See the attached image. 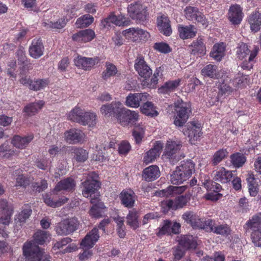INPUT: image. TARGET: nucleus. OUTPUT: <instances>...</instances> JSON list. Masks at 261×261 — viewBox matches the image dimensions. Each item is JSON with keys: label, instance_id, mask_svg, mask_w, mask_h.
<instances>
[{"label": "nucleus", "instance_id": "1", "mask_svg": "<svg viewBox=\"0 0 261 261\" xmlns=\"http://www.w3.org/2000/svg\"><path fill=\"white\" fill-rule=\"evenodd\" d=\"M23 256L28 261H51L50 256H43L40 248L32 242H26L22 247Z\"/></svg>", "mask_w": 261, "mask_h": 261}, {"label": "nucleus", "instance_id": "2", "mask_svg": "<svg viewBox=\"0 0 261 261\" xmlns=\"http://www.w3.org/2000/svg\"><path fill=\"white\" fill-rule=\"evenodd\" d=\"M176 112L174 124L176 126L182 127L187 122L191 113V106L189 103L178 100L175 103Z\"/></svg>", "mask_w": 261, "mask_h": 261}, {"label": "nucleus", "instance_id": "3", "mask_svg": "<svg viewBox=\"0 0 261 261\" xmlns=\"http://www.w3.org/2000/svg\"><path fill=\"white\" fill-rule=\"evenodd\" d=\"M129 16L139 23L145 21L149 15L147 7L139 1L129 4L127 7Z\"/></svg>", "mask_w": 261, "mask_h": 261}, {"label": "nucleus", "instance_id": "4", "mask_svg": "<svg viewBox=\"0 0 261 261\" xmlns=\"http://www.w3.org/2000/svg\"><path fill=\"white\" fill-rule=\"evenodd\" d=\"M79 225V222L76 218L66 219L56 224L55 230L59 236H66L75 231Z\"/></svg>", "mask_w": 261, "mask_h": 261}, {"label": "nucleus", "instance_id": "5", "mask_svg": "<svg viewBox=\"0 0 261 261\" xmlns=\"http://www.w3.org/2000/svg\"><path fill=\"white\" fill-rule=\"evenodd\" d=\"M182 146L180 141H167L163 156L173 164L181 159L179 151Z\"/></svg>", "mask_w": 261, "mask_h": 261}, {"label": "nucleus", "instance_id": "6", "mask_svg": "<svg viewBox=\"0 0 261 261\" xmlns=\"http://www.w3.org/2000/svg\"><path fill=\"white\" fill-rule=\"evenodd\" d=\"M138 113L121 107L116 118L123 126H133L138 119Z\"/></svg>", "mask_w": 261, "mask_h": 261}, {"label": "nucleus", "instance_id": "7", "mask_svg": "<svg viewBox=\"0 0 261 261\" xmlns=\"http://www.w3.org/2000/svg\"><path fill=\"white\" fill-rule=\"evenodd\" d=\"M182 132L185 136L189 138L191 144L199 139L202 134L200 124L194 121L187 123L183 128Z\"/></svg>", "mask_w": 261, "mask_h": 261}, {"label": "nucleus", "instance_id": "8", "mask_svg": "<svg viewBox=\"0 0 261 261\" xmlns=\"http://www.w3.org/2000/svg\"><path fill=\"white\" fill-rule=\"evenodd\" d=\"M122 34L126 39L133 42L145 41L149 36V33L146 31L138 28H129L123 31Z\"/></svg>", "mask_w": 261, "mask_h": 261}, {"label": "nucleus", "instance_id": "9", "mask_svg": "<svg viewBox=\"0 0 261 261\" xmlns=\"http://www.w3.org/2000/svg\"><path fill=\"white\" fill-rule=\"evenodd\" d=\"M227 17L231 24L234 25L240 24L244 17L243 8L240 5L237 4L231 5L228 10Z\"/></svg>", "mask_w": 261, "mask_h": 261}, {"label": "nucleus", "instance_id": "10", "mask_svg": "<svg viewBox=\"0 0 261 261\" xmlns=\"http://www.w3.org/2000/svg\"><path fill=\"white\" fill-rule=\"evenodd\" d=\"M180 224L177 222H172L168 220H164L161 227L158 228L156 234L158 237L164 235H171L172 234H178L180 232Z\"/></svg>", "mask_w": 261, "mask_h": 261}, {"label": "nucleus", "instance_id": "11", "mask_svg": "<svg viewBox=\"0 0 261 261\" xmlns=\"http://www.w3.org/2000/svg\"><path fill=\"white\" fill-rule=\"evenodd\" d=\"M130 20L124 15H116L111 13L107 18L101 21V25L104 28L110 27L111 23L118 26H126L129 24Z\"/></svg>", "mask_w": 261, "mask_h": 261}, {"label": "nucleus", "instance_id": "12", "mask_svg": "<svg viewBox=\"0 0 261 261\" xmlns=\"http://www.w3.org/2000/svg\"><path fill=\"white\" fill-rule=\"evenodd\" d=\"M13 210L6 199H0V224L8 225L11 220Z\"/></svg>", "mask_w": 261, "mask_h": 261}, {"label": "nucleus", "instance_id": "13", "mask_svg": "<svg viewBox=\"0 0 261 261\" xmlns=\"http://www.w3.org/2000/svg\"><path fill=\"white\" fill-rule=\"evenodd\" d=\"M134 67L138 74L144 79L148 78L152 74V70L143 56H139L137 57L135 61Z\"/></svg>", "mask_w": 261, "mask_h": 261}, {"label": "nucleus", "instance_id": "14", "mask_svg": "<svg viewBox=\"0 0 261 261\" xmlns=\"http://www.w3.org/2000/svg\"><path fill=\"white\" fill-rule=\"evenodd\" d=\"M201 74L204 77H210L213 79H223L226 75L224 74V70H219L216 65L211 64L206 65L201 70ZM224 81V79H223Z\"/></svg>", "mask_w": 261, "mask_h": 261}, {"label": "nucleus", "instance_id": "15", "mask_svg": "<svg viewBox=\"0 0 261 261\" xmlns=\"http://www.w3.org/2000/svg\"><path fill=\"white\" fill-rule=\"evenodd\" d=\"M235 172V171L228 170L224 167H221L213 171V179L223 184L229 183Z\"/></svg>", "mask_w": 261, "mask_h": 261}, {"label": "nucleus", "instance_id": "16", "mask_svg": "<svg viewBox=\"0 0 261 261\" xmlns=\"http://www.w3.org/2000/svg\"><path fill=\"white\" fill-rule=\"evenodd\" d=\"M99 61L98 57L87 58L81 56H78L74 59V65L85 70H90Z\"/></svg>", "mask_w": 261, "mask_h": 261}, {"label": "nucleus", "instance_id": "17", "mask_svg": "<svg viewBox=\"0 0 261 261\" xmlns=\"http://www.w3.org/2000/svg\"><path fill=\"white\" fill-rule=\"evenodd\" d=\"M185 13L186 18L190 21H197L203 25L206 23L205 16L196 7H187L185 9Z\"/></svg>", "mask_w": 261, "mask_h": 261}, {"label": "nucleus", "instance_id": "18", "mask_svg": "<svg viewBox=\"0 0 261 261\" xmlns=\"http://www.w3.org/2000/svg\"><path fill=\"white\" fill-rule=\"evenodd\" d=\"M83 190L82 191V194L85 197H94V195H99L97 193V189L99 187L98 182L94 179H88L83 182Z\"/></svg>", "mask_w": 261, "mask_h": 261}, {"label": "nucleus", "instance_id": "19", "mask_svg": "<svg viewBox=\"0 0 261 261\" xmlns=\"http://www.w3.org/2000/svg\"><path fill=\"white\" fill-rule=\"evenodd\" d=\"M163 147V144L161 141H156L152 148L147 151L143 158V162L146 164L154 161L159 157Z\"/></svg>", "mask_w": 261, "mask_h": 261}, {"label": "nucleus", "instance_id": "20", "mask_svg": "<svg viewBox=\"0 0 261 261\" xmlns=\"http://www.w3.org/2000/svg\"><path fill=\"white\" fill-rule=\"evenodd\" d=\"M98 228H94L90 230L81 242V246L84 248L90 249L92 248L99 238Z\"/></svg>", "mask_w": 261, "mask_h": 261}, {"label": "nucleus", "instance_id": "21", "mask_svg": "<svg viewBox=\"0 0 261 261\" xmlns=\"http://www.w3.org/2000/svg\"><path fill=\"white\" fill-rule=\"evenodd\" d=\"M149 94L147 93H130L126 98V105L132 108H138L141 102H145Z\"/></svg>", "mask_w": 261, "mask_h": 261}, {"label": "nucleus", "instance_id": "22", "mask_svg": "<svg viewBox=\"0 0 261 261\" xmlns=\"http://www.w3.org/2000/svg\"><path fill=\"white\" fill-rule=\"evenodd\" d=\"M84 138L83 132L76 128H71L64 133V139L68 144H74L83 141Z\"/></svg>", "mask_w": 261, "mask_h": 261}, {"label": "nucleus", "instance_id": "23", "mask_svg": "<svg viewBox=\"0 0 261 261\" xmlns=\"http://www.w3.org/2000/svg\"><path fill=\"white\" fill-rule=\"evenodd\" d=\"M99 195H94L92 198L90 202L93 204L91 207L89 213L90 216L94 218H99L102 217V211L106 207L102 202L100 201L99 199Z\"/></svg>", "mask_w": 261, "mask_h": 261}, {"label": "nucleus", "instance_id": "24", "mask_svg": "<svg viewBox=\"0 0 261 261\" xmlns=\"http://www.w3.org/2000/svg\"><path fill=\"white\" fill-rule=\"evenodd\" d=\"M157 27L159 31L166 36H169L172 34L171 22L167 16L162 15L157 17Z\"/></svg>", "mask_w": 261, "mask_h": 261}, {"label": "nucleus", "instance_id": "25", "mask_svg": "<svg viewBox=\"0 0 261 261\" xmlns=\"http://www.w3.org/2000/svg\"><path fill=\"white\" fill-rule=\"evenodd\" d=\"M246 232L261 229V212H258L250 217L244 225Z\"/></svg>", "mask_w": 261, "mask_h": 261}, {"label": "nucleus", "instance_id": "26", "mask_svg": "<svg viewBox=\"0 0 261 261\" xmlns=\"http://www.w3.org/2000/svg\"><path fill=\"white\" fill-rule=\"evenodd\" d=\"M76 182L72 177H67L57 183L53 192L55 193L61 191H72L74 190Z\"/></svg>", "mask_w": 261, "mask_h": 261}, {"label": "nucleus", "instance_id": "27", "mask_svg": "<svg viewBox=\"0 0 261 261\" xmlns=\"http://www.w3.org/2000/svg\"><path fill=\"white\" fill-rule=\"evenodd\" d=\"M44 47L40 38L34 39L30 46L29 51L31 57L38 59L43 55Z\"/></svg>", "mask_w": 261, "mask_h": 261}, {"label": "nucleus", "instance_id": "28", "mask_svg": "<svg viewBox=\"0 0 261 261\" xmlns=\"http://www.w3.org/2000/svg\"><path fill=\"white\" fill-rule=\"evenodd\" d=\"M177 31L179 37L182 40L193 38L197 33L196 28L192 24L188 25L178 24Z\"/></svg>", "mask_w": 261, "mask_h": 261}, {"label": "nucleus", "instance_id": "29", "mask_svg": "<svg viewBox=\"0 0 261 261\" xmlns=\"http://www.w3.org/2000/svg\"><path fill=\"white\" fill-rule=\"evenodd\" d=\"M120 199L121 204L128 208H132L135 202V193L130 190H123L120 194Z\"/></svg>", "mask_w": 261, "mask_h": 261}, {"label": "nucleus", "instance_id": "30", "mask_svg": "<svg viewBox=\"0 0 261 261\" xmlns=\"http://www.w3.org/2000/svg\"><path fill=\"white\" fill-rule=\"evenodd\" d=\"M122 106L120 102H112L110 104L102 105L100 108V112L105 116L116 118Z\"/></svg>", "mask_w": 261, "mask_h": 261}, {"label": "nucleus", "instance_id": "31", "mask_svg": "<svg viewBox=\"0 0 261 261\" xmlns=\"http://www.w3.org/2000/svg\"><path fill=\"white\" fill-rule=\"evenodd\" d=\"M191 55L202 56L206 54V46L202 38H197L194 40L189 46Z\"/></svg>", "mask_w": 261, "mask_h": 261}, {"label": "nucleus", "instance_id": "32", "mask_svg": "<svg viewBox=\"0 0 261 261\" xmlns=\"http://www.w3.org/2000/svg\"><path fill=\"white\" fill-rule=\"evenodd\" d=\"M160 176L159 168L156 165H151L145 168L142 172V177L147 181H152Z\"/></svg>", "mask_w": 261, "mask_h": 261}, {"label": "nucleus", "instance_id": "33", "mask_svg": "<svg viewBox=\"0 0 261 261\" xmlns=\"http://www.w3.org/2000/svg\"><path fill=\"white\" fill-rule=\"evenodd\" d=\"M53 195L46 194L44 198V202L47 205L52 207H57L66 203L69 199L65 197H62L58 199H57V193Z\"/></svg>", "mask_w": 261, "mask_h": 261}, {"label": "nucleus", "instance_id": "34", "mask_svg": "<svg viewBox=\"0 0 261 261\" xmlns=\"http://www.w3.org/2000/svg\"><path fill=\"white\" fill-rule=\"evenodd\" d=\"M226 46L223 42L217 43L214 45L210 56L214 60L220 62L225 55Z\"/></svg>", "mask_w": 261, "mask_h": 261}, {"label": "nucleus", "instance_id": "35", "mask_svg": "<svg viewBox=\"0 0 261 261\" xmlns=\"http://www.w3.org/2000/svg\"><path fill=\"white\" fill-rule=\"evenodd\" d=\"M178 241L179 245L185 250L195 249L197 245L196 239L192 235L181 236Z\"/></svg>", "mask_w": 261, "mask_h": 261}, {"label": "nucleus", "instance_id": "36", "mask_svg": "<svg viewBox=\"0 0 261 261\" xmlns=\"http://www.w3.org/2000/svg\"><path fill=\"white\" fill-rule=\"evenodd\" d=\"M182 218L193 228H200L202 226V219L192 212H187L182 215Z\"/></svg>", "mask_w": 261, "mask_h": 261}, {"label": "nucleus", "instance_id": "37", "mask_svg": "<svg viewBox=\"0 0 261 261\" xmlns=\"http://www.w3.org/2000/svg\"><path fill=\"white\" fill-rule=\"evenodd\" d=\"M248 23L250 25L251 31L256 32L260 29L261 13L258 11L252 12L248 17Z\"/></svg>", "mask_w": 261, "mask_h": 261}, {"label": "nucleus", "instance_id": "38", "mask_svg": "<svg viewBox=\"0 0 261 261\" xmlns=\"http://www.w3.org/2000/svg\"><path fill=\"white\" fill-rule=\"evenodd\" d=\"M33 135L22 137L18 135H15L12 140V143L15 147L19 149L25 148L29 143L33 139Z\"/></svg>", "mask_w": 261, "mask_h": 261}, {"label": "nucleus", "instance_id": "39", "mask_svg": "<svg viewBox=\"0 0 261 261\" xmlns=\"http://www.w3.org/2000/svg\"><path fill=\"white\" fill-rule=\"evenodd\" d=\"M120 73H118V71L116 66L113 63L106 62L105 64V69L102 71L101 77L105 80L107 81L111 77L115 76H119Z\"/></svg>", "mask_w": 261, "mask_h": 261}, {"label": "nucleus", "instance_id": "40", "mask_svg": "<svg viewBox=\"0 0 261 261\" xmlns=\"http://www.w3.org/2000/svg\"><path fill=\"white\" fill-rule=\"evenodd\" d=\"M50 233L46 231L42 230H38L33 235V241L32 242L34 244L38 246V245H43L49 241L50 238Z\"/></svg>", "mask_w": 261, "mask_h": 261}, {"label": "nucleus", "instance_id": "41", "mask_svg": "<svg viewBox=\"0 0 261 261\" xmlns=\"http://www.w3.org/2000/svg\"><path fill=\"white\" fill-rule=\"evenodd\" d=\"M200 180L202 185L207 190H212L217 193L222 190V186L219 184L212 181L206 175H200Z\"/></svg>", "mask_w": 261, "mask_h": 261}, {"label": "nucleus", "instance_id": "42", "mask_svg": "<svg viewBox=\"0 0 261 261\" xmlns=\"http://www.w3.org/2000/svg\"><path fill=\"white\" fill-rule=\"evenodd\" d=\"M44 105L43 100H39L29 103L24 107L23 112L28 116L35 115Z\"/></svg>", "mask_w": 261, "mask_h": 261}, {"label": "nucleus", "instance_id": "43", "mask_svg": "<svg viewBox=\"0 0 261 261\" xmlns=\"http://www.w3.org/2000/svg\"><path fill=\"white\" fill-rule=\"evenodd\" d=\"M181 80L179 79L174 81H169L164 83V84L159 88L158 91L160 93L167 94L174 91L179 85Z\"/></svg>", "mask_w": 261, "mask_h": 261}, {"label": "nucleus", "instance_id": "44", "mask_svg": "<svg viewBox=\"0 0 261 261\" xmlns=\"http://www.w3.org/2000/svg\"><path fill=\"white\" fill-rule=\"evenodd\" d=\"M259 51V48L257 46H254L251 50L248 60H245L240 65V66L244 70H250L253 68L254 63V58L257 56Z\"/></svg>", "mask_w": 261, "mask_h": 261}, {"label": "nucleus", "instance_id": "45", "mask_svg": "<svg viewBox=\"0 0 261 261\" xmlns=\"http://www.w3.org/2000/svg\"><path fill=\"white\" fill-rule=\"evenodd\" d=\"M250 78L248 75L239 72L233 80V85L236 88H242L249 85Z\"/></svg>", "mask_w": 261, "mask_h": 261}, {"label": "nucleus", "instance_id": "46", "mask_svg": "<svg viewBox=\"0 0 261 261\" xmlns=\"http://www.w3.org/2000/svg\"><path fill=\"white\" fill-rule=\"evenodd\" d=\"M186 177L189 178L195 170V164L191 160L183 161L180 166L177 167Z\"/></svg>", "mask_w": 261, "mask_h": 261}, {"label": "nucleus", "instance_id": "47", "mask_svg": "<svg viewBox=\"0 0 261 261\" xmlns=\"http://www.w3.org/2000/svg\"><path fill=\"white\" fill-rule=\"evenodd\" d=\"M67 22L65 18H61L55 22L49 20L44 21L42 22V25L46 30L61 29L65 27Z\"/></svg>", "mask_w": 261, "mask_h": 261}, {"label": "nucleus", "instance_id": "48", "mask_svg": "<svg viewBox=\"0 0 261 261\" xmlns=\"http://www.w3.org/2000/svg\"><path fill=\"white\" fill-rule=\"evenodd\" d=\"M251 50L249 49L246 43L241 42L238 43L236 47V56L239 60H243L251 54Z\"/></svg>", "mask_w": 261, "mask_h": 261}, {"label": "nucleus", "instance_id": "49", "mask_svg": "<svg viewBox=\"0 0 261 261\" xmlns=\"http://www.w3.org/2000/svg\"><path fill=\"white\" fill-rule=\"evenodd\" d=\"M140 110L142 113L148 116L155 117L159 114L156 110V107L151 101L144 102V104L140 107Z\"/></svg>", "mask_w": 261, "mask_h": 261}, {"label": "nucleus", "instance_id": "50", "mask_svg": "<svg viewBox=\"0 0 261 261\" xmlns=\"http://www.w3.org/2000/svg\"><path fill=\"white\" fill-rule=\"evenodd\" d=\"M186 189L185 186H172L168 187L166 189H163L160 191L159 195L162 196L168 197L169 196L173 195L176 194H181L184 192Z\"/></svg>", "mask_w": 261, "mask_h": 261}, {"label": "nucleus", "instance_id": "51", "mask_svg": "<svg viewBox=\"0 0 261 261\" xmlns=\"http://www.w3.org/2000/svg\"><path fill=\"white\" fill-rule=\"evenodd\" d=\"M138 214L135 209L129 211L126 216V223L131 228L135 230L139 227Z\"/></svg>", "mask_w": 261, "mask_h": 261}, {"label": "nucleus", "instance_id": "52", "mask_svg": "<svg viewBox=\"0 0 261 261\" xmlns=\"http://www.w3.org/2000/svg\"><path fill=\"white\" fill-rule=\"evenodd\" d=\"M230 162L235 168H240L243 166L246 161V158L242 153L236 152L230 156Z\"/></svg>", "mask_w": 261, "mask_h": 261}, {"label": "nucleus", "instance_id": "53", "mask_svg": "<svg viewBox=\"0 0 261 261\" xmlns=\"http://www.w3.org/2000/svg\"><path fill=\"white\" fill-rule=\"evenodd\" d=\"M84 110L78 106L74 107L69 113L68 119L71 121L80 124L84 115Z\"/></svg>", "mask_w": 261, "mask_h": 261}, {"label": "nucleus", "instance_id": "54", "mask_svg": "<svg viewBox=\"0 0 261 261\" xmlns=\"http://www.w3.org/2000/svg\"><path fill=\"white\" fill-rule=\"evenodd\" d=\"M228 154V152L226 149L222 148L216 151L213 154L211 163L213 166H217L224 160Z\"/></svg>", "mask_w": 261, "mask_h": 261}, {"label": "nucleus", "instance_id": "55", "mask_svg": "<svg viewBox=\"0 0 261 261\" xmlns=\"http://www.w3.org/2000/svg\"><path fill=\"white\" fill-rule=\"evenodd\" d=\"M96 115L90 112H84L82 122L80 124L83 125H88L90 127L94 126L96 123Z\"/></svg>", "mask_w": 261, "mask_h": 261}, {"label": "nucleus", "instance_id": "56", "mask_svg": "<svg viewBox=\"0 0 261 261\" xmlns=\"http://www.w3.org/2000/svg\"><path fill=\"white\" fill-rule=\"evenodd\" d=\"M32 212L31 206L28 204H25L22 207L21 211L16 216L15 220L20 223H24L30 217Z\"/></svg>", "mask_w": 261, "mask_h": 261}, {"label": "nucleus", "instance_id": "57", "mask_svg": "<svg viewBox=\"0 0 261 261\" xmlns=\"http://www.w3.org/2000/svg\"><path fill=\"white\" fill-rule=\"evenodd\" d=\"M94 21V18L89 14H85L78 18L75 25L77 28H83L90 25Z\"/></svg>", "mask_w": 261, "mask_h": 261}, {"label": "nucleus", "instance_id": "58", "mask_svg": "<svg viewBox=\"0 0 261 261\" xmlns=\"http://www.w3.org/2000/svg\"><path fill=\"white\" fill-rule=\"evenodd\" d=\"M231 232L230 226L226 223L216 225L214 232L216 234H219L226 238L230 236Z\"/></svg>", "mask_w": 261, "mask_h": 261}, {"label": "nucleus", "instance_id": "59", "mask_svg": "<svg viewBox=\"0 0 261 261\" xmlns=\"http://www.w3.org/2000/svg\"><path fill=\"white\" fill-rule=\"evenodd\" d=\"M72 153L74 154V158L78 162H84L88 159L87 151L82 148H73Z\"/></svg>", "mask_w": 261, "mask_h": 261}, {"label": "nucleus", "instance_id": "60", "mask_svg": "<svg viewBox=\"0 0 261 261\" xmlns=\"http://www.w3.org/2000/svg\"><path fill=\"white\" fill-rule=\"evenodd\" d=\"M248 183V190L251 196L255 197L258 193V185L253 176H250L247 178Z\"/></svg>", "mask_w": 261, "mask_h": 261}, {"label": "nucleus", "instance_id": "61", "mask_svg": "<svg viewBox=\"0 0 261 261\" xmlns=\"http://www.w3.org/2000/svg\"><path fill=\"white\" fill-rule=\"evenodd\" d=\"M191 194L189 193H186L185 194L177 196L175 198V208H181L185 206L190 201Z\"/></svg>", "mask_w": 261, "mask_h": 261}, {"label": "nucleus", "instance_id": "62", "mask_svg": "<svg viewBox=\"0 0 261 261\" xmlns=\"http://www.w3.org/2000/svg\"><path fill=\"white\" fill-rule=\"evenodd\" d=\"M189 179L186 177L185 175L179 171V170L176 168L175 171H174L173 174L171 175V181L173 184H180L184 181Z\"/></svg>", "mask_w": 261, "mask_h": 261}, {"label": "nucleus", "instance_id": "63", "mask_svg": "<svg viewBox=\"0 0 261 261\" xmlns=\"http://www.w3.org/2000/svg\"><path fill=\"white\" fill-rule=\"evenodd\" d=\"M49 81L48 79H38L32 81L30 89L34 91H39L48 86Z\"/></svg>", "mask_w": 261, "mask_h": 261}, {"label": "nucleus", "instance_id": "64", "mask_svg": "<svg viewBox=\"0 0 261 261\" xmlns=\"http://www.w3.org/2000/svg\"><path fill=\"white\" fill-rule=\"evenodd\" d=\"M35 165L39 169L50 170L51 167V161L46 158L37 159L35 162Z\"/></svg>", "mask_w": 261, "mask_h": 261}]
</instances>
